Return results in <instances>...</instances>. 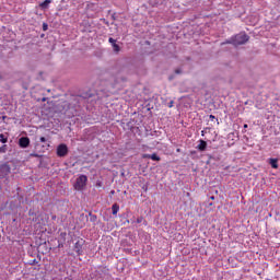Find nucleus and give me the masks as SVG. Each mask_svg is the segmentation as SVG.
I'll return each mask as SVG.
<instances>
[{
  "label": "nucleus",
  "mask_w": 280,
  "mask_h": 280,
  "mask_svg": "<svg viewBox=\"0 0 280 280\" xmlns=\"http://www.w3.org/2000/svg\"><path fill=\"white\" fill-rule=\"evenodd\" d=\"M90 222H97V214L89 212Z\"/></svg>",
  "instance_id": "nucleus-19"
},
{
  "label": "nucleus",
  "mask_w": 280,
  "mask_h": 280,
  "mask_svg": "<svg viewBox=\"0 0 280 280\" xmlns=\"http://www.w3.org/2000/svg\"><path fill=\"white\" fill-rule=\"evenodd\" d=\"M39 141H40V143H47V138L40 137V138H39Z\"/></svg>",
  "instance_id": "nucleus-31"
},
{
  "label": "nucleus",
  "mask_w": 280,
  "mask_h": 280,
  "mask_svg": "<svg viewBox=\"0 0 280 280\" xmlns=\"http://www.w3.org/2000/svg\"><path fill=\"white\" fill-rule=\"evenodd\" d=\"M175 73L177 75H180V73H183V69H180V68L175 69Z\"/></svg>",
  "instance_id": "nucleus-28"
},
{
  "label": "nucleus",
  "mask_w": 280,
  "mask_h": 280,
  "mask_svg": "<svg viewBox=\"0 0 280 280\" xmlns=\"http://www.w3.org/2000/svg\"><path fill=\"white\" fill-rule=\"evenodd\" d=\"M207 147H208L207 141L200 139L199 140V144L196 147V150H198V152H206L207 151Z\"/></svg>",
  "instance_id": "nucleus-13"
},
{
  "label": "nucleus",
  "mask_w": 280,
  "mask_h": 280,
  "mask_svg": "<svg viewBox=\"0 0 280 280\" xmlns=\"http://www.w3.org/2000/svg\"><path fill=\"white\" fill-rule=\"evenodd\" d=\"M11 224L13 226H19V215H12V222Z\"/></svg>",
  "instance_id": "nucleus-20"
},
{
  "label": "nucleus",
  "mask_w": 280,
  "mask_h": 280,
  "mask_svg": "<svg viewBox=\"0 0 280 280\" xmlns=\"http://www.w3.org/2000/svg\"><path fill=\"white\" fill-rule=\"evenodd\" d=\"M205 135H207V131H206V130H202V131H201V137H205Z\"/></svg>",
  "instance_id": "nucleus-35"
},
{
  "label": "nucleus",
  "mask_w": 280,
  "mask_h": 280,
  "mask_svg": "<svg viewBox=\"0 0 280 280\" xmlns=\"http://www.w3.org/2000/svg\"><path fill=\"white\" fill-rule=\"evenodd\" d=\"M126 126H127L128 130L133 131L135 130V120L128 121Z\"/></svg>",
  "instance_id": "nucleus-21"
},
{
  "label": "nucleus",
  "mask_w": 280,
  "mask_h": 280,
  "mask_svg": "<svg viewBox=\"0 0 280 280\" xmlns=\"http://www.w3.org/2000/svg\"><path fill=\"white\" fill-rule=\"evenodd\" d=\"M250 40V36L246 32H241L226 39L223 45H233V47H240V45H246Z\"/></svg>",
  "instance_id": "nucleus-1"
},
{
  "label": "nucleus",
  "mask_w": 280,
  "mask_h": 280,
  "mask_svg": "<svg viewBox=\"0 0 280 280\" xmlns=\"http://www.w3.org/2000/svg\"><path fill=\"white\" fill-rule=\"evenodd\" d=\"M30 220L34 222L35 224H40V211L30 209L28 210Z\"/></svg>",
  "instance_id": "nucleus-8"
},
{
  "label": "nucleus",
  "mask_w": 280,
  "mask_h": 280,
  "mask_svg": "<svg viewBox=\"0 0 280 280\" xmlns=\"http://www.w3.org/2000/svg\"><path fill=\"white\" fill-rule=\"evenodd\" d=\"M23 89H24V91H27V85L26 84H23Z\"/></svg>",
  "instance_id": "nucleus-38"
},
{
  "label": "nucleus",
  "mask_w": 280,
  "mask_h": 280,
  "mask_svg": "<svg viewBox=\"0 0 280 280\" xmlns=\"http://www.w3.org/2000/svg\"><path fill=\"white\" fill-rule=\"evenodd\" d=\"M84 244H86V241L84 238H78V241L74 243L73 250L77 253L78 256L83 255L84 250L82 249Z\"/></svg>",
  "instance_id": "nucleus-7"
},
{
  "label": "nucleus",
  "mask_w": 280,
  "mask_h": 280,
  "mask_svg": "<svg viewBox=\"0 0 280 280\" xmlns=\"http://www.w3.org/2000/svg\"><path fill=\"white\" fill-rule=\"evenodd\" d=\"M8 152V144H3L0 147V154H5Z\"/></svg>",
  "instance_id": "nucleus-22"
},
{
  "label": "nucleus",
  "mask_w": 280,
  "mask_h": 280,
  "mask_svg": "<svg viewBox=\"0 0 280 280\" xmlns=\"http://www.w3.org/2000/svg\"><path fill=\"white\" fill-rule=\"evenodd\" d=\"M12 172V166L9 162H3L0 164V178H8Z\"/></svg>",
  "instance_id": "nucleus-5"
},
{
  "label": "nucleus",
  "mask_w": 280,
  "mask_h": 280,
  "mask_svg": "<svg viewBox=\"0 0 280 280\" xmlns=\"http://www.w3.org/2000/svg\"><path fill=\"white\" fill-rule=\"evenodd\" d=\"M112 213L113 215H117V213H119V203H114L112 206Z\"/></svg>",
  "instance_id": "nucleus-18"
},
{
  "label": "nucleus",
  "mask_w": 280,
  "mask_h": 280,
  "mask_svg": "<svg viewBox=\"0 0 280 280\" xmlns=\"http://www.w3.org/2000/svg\"><path fill=\"white\" fill-rule=\"evenodd\" d=\"M0 119H2L3 121H5V119H10V118H8V116H1Z\"/></svg>",
  "instance_id": "nucleus-34"
},
{
  "label": "nucleus",
  "mask_w": 280,
  "mask_h": 280,
  "mask_svg": "<svg viewBox=\"0 0 280 280\" xmlns=\"http://www.w3.org/2000/svg\"><path fill=\"white\" fill-rule=\"evenodd\" d=\"M45 100H46V98L44 97L42 101L45 102Z\"/></svg>",
  "instance_id": "nucleus-45"
},
{
  "label": "nucleus",
  "mask_w": 280,
  "mask_h": 280,
  "mask_svg": "<svg viewBox=\"0 0 280 280\" xmlns=\"http://www.w3.org/2000/svg\"><path fill=\"white\" fill-rule=\"evenodd\" d=\"M142 189H144V191H148V187H145V186H144V187H142Z\"/></svg>",
  "instance_id": "nucleus-43"
},
{
  "label": "nucleus",
  "mask_w": 280,
  "mask_h": 280,
  "mask_svg": "<svg viewBox=\"0 0 280 280\" xmlns=\"http://www.w3.org/2000/svg\"><path fill=\"white\" fill-rule=\"evenodd\" d=\"M168 80H174V77L173 75L168 77Z\"/></svg>",
  "instance_id": "nucleus-42"
},
{
  "label": "nucleus",
  "mask_w": 280,
  "mask_h": 280,
  "mask_svg": "<svg viewBox=\"0 0 280 280\" xmlns=\"http://www.w3.org/2000/svg\"><path fill=\"white\" fill-rule=\"evenodd\" d=\"M91 97H93V93H91V91L78 94L74 97V106H83V104H86V100H91Z\"/></svg>",
  "instance_id": "nucleus-3"
},
{
  "label": "nucleus",
  "mask_w": 280,
  "mask_h": 280,
  "mask_svg": "<svg viewBox=\"0 0 280 280\" xmlns=\"http://www.w3.org/2000/svg\"><path fill=\"white\" fill-rule=\"evenodd\" d=\"M5 215H19V209H21V199H9L4 203Z\"/></svg>",
  "instance_id": "nucleus-2"
},
{
  "label": "nucleus",
  "mask_w": 280,
  "mask_h": 280,
  "mask_svg": "<svg viewBox=\"0 0 280 280\" xmlns=\"http://www.w3.org/2000/svg\"><path fill=\"white\" fill-rule=\"evenodd\" d=\"M167 106L168 108H174V101L168 102Z\"/></svg>",
  "instance_id": "nucleus-32"
},
{
  "label": "nucleus",
  "mask_w": 280,
  "mask_h": 280,
  "mask_svg": "<svg viewBox=\"0 0 280 280\" xmlns=\"http://www.w3.org/2000/svg\"><path fill=\"white\" fill-rule=\"evenodd\" d=\"M36 264H38V260L36 259H32L28 261V266H36Z\"/></svg>",
  "instance_id": "nucleus-27"
},
{
  "label": "nucleus",
  "mask_w": 280,
  "mask_h": 280,
  "mask_svg": "<svg viewBox=\"0 0 280 280\" xmlns=\"http://www.w3.org/2000/svg\"><path fill=\"white\" fill-rule=\"evenodd\" d=\"M209 119H210V121H215L217 120V124L220 125V121H218V118H215V116L209 115Z\"/></svg>",
  "instance_id": "nucleus-25"
},
{
  "label": "nucleus",
  "mask_w": 280,
  "mask_h": 280,
  "mask_svg": "<svg viewBox=\"0 0 280 280\" xmlns=\"http://www.w3.org/2000/svg\"><path fill=\"white\" fill-rule=\"evenodd\" d=\"M206 156H208V159L210 161H220V155H218L217 153H212V154H206Z\"/></svg>",
  "instance_id": "nucleus-16"
},
{
  "label": "nucleus",
  "mask_w": 280,
  "mask_h": 280,
  "mask_svg": "<svg viewBox=\"0 0 280 280\" xmlns=\"http://www.w3.org/2000/svg\"><path fill=\"white\" fill-rule=\"evenodd\" d=\"M152 154L149 153H144L142 154V159H151Z\"/></svg>",
  "instance_id": "nucleus-29"
},
{
  "label": "nucleus",
  "mask_w": 280,
  "mask_h": 280,
  "mask_svg": "<svg viewBox=\"0 0 280 280\" xmlns=\"http://www.w3.org/2000/svg\"><path fill=\"white\" fill-rule=\"evenodd\" d=\"M143 224L144 226H148V221L145 220V218H143V215H140L137 218V220H135V217L131 219V224Z\"/></svg>",
  "instance_id": "nucleus-12"
},
{
  "label": "nucleus",
  "mask_w": 280,
  "mask_h": 280,
  "mask_svg": "<svg viewBox=\"0 0 280 280\" xmlns=\"http://www.w3.org/2000/svg\"><path fill=\"white\" fill-rule=\"evenodd\" d=\"M120 176H121V178H126V170L122 168L120 171Z\"/></svg>",
  "instance_id": "nucleus-30"
},
{
  "label": "nucleus",
  "mask_w": 280,
  "mask_h": 280,
  "mask_svg": "<svg viewBox=\"0 0 280 280\" xmlns=\"http://www.w3.org/2000/svg\"><path fill=\"white\" fill-rule=\"evenodd\" d=\"M65 242H67V232H61L59 234L57 248H65Z\"/></svg>",
  "instance_id": "nucleus-11"
},
{
  "label": "nucleus",
  "mask_w": 280,
  "mask_h": 280,
  "mask_svg": "<svg viewBox=\"0 0 280 280\" xmlns=\"http://www.w3.org/2000/svg\"><path fill=\"white\" fill-rule=\"evenodd\" d=\"M43 32H47V30H49V24H47V23H43Z\"/></svg>",
  "instance_id": "nucleus-26"
},
{
  "label": "nucleus",
  "mask_w": 280,
  "mask_h": 280,
  "mask_svg": "<svg viewBox=\"0 0 280 280\" xmlns=\"http://www.w3.org/2000/svg\"><path fill=\"white\" fill-rule=\"evenodd\" d=\"M269 165H271L272 170H279V159H269Z\"/></svg>",
  "instance_id": "nucleus-15"
},
{
  "label": "nucleus",
  "mask_w": 280,
  "mask_h": 280,
  "mask_svg": "<svg viewBox=\"0 0 280 280\" xmlns=\"http://www.w3.org/2000/svg\"><path fill=\"white\" fill-rule=\"evenodd\" d=\"M0 143H2V144L8 143V132L0 133Z\"/></svg>",
  "instance_id": "nucleus-17"
},
{
  "label": "nucleus",
  "mask_w": 280,
  "mask_h": 280,
  "mask_svg": "<svg viewBox=\"0 0 280 280\" xmlns=\"http://www.w3.org/2000/svg\"><path fill=\"white\" fill-rule=\"evenodd\" d=\"M210 200H215V197H214V196H211V197H210Z\"/></svg>",
  "instance_id": "nucleus-41"
},
{
  "label": "nucleus",
  "mask_w": 280,
  "mask_h": 280,
  "mask_svg": "<svg viewBox=\"0 0 280 280\" xmlns=\"http://www.w3.org/2000/svg\"><path fill=\"white\" fill-rule=\"evenodd\" d=\"M57 156H59L60 159H65V156H67V154H69V147H67L66 143H60L57 147V151H56Z\"/></svg>",
  "instance_id": "nucleus-6"
},
{
  "label": "nucleus",
  "mask_w": 280,
  "mask_h": 280,
  "mask_svg": "<svg viewBox=\"0 0 280 280\" xmlns=\"http://www.w3.org/2000/svg\"><path fill=\"white\" fill-rule=\"evenodd\" d=\"M54 0H45L39 3V10H49V4L52 3Z\"/></svg>",
  "instance_id": "nucleus-14"
},
{
  "label": "nucleus",
  "mask_w": 280,
  "mask_h": 280,
  "mask_svg": "<svg viewBox=\"0 0 280 280\" xmlns=\"http://www.w3.org/2000/svg\"><path fill=\"white\" fill-rule=\"evenodd\" d=\"M57 219V217H56V214H51V220H56Z\"/></svg>",
  "instance_id": "nucleus-37"
},
{
  "label": "nucleus",
  "mask_w": 280,
  "mask_h": 280,
  "mask_svg": "<svg viewBox=\"0 0 280 280\" xmlns=\"http://www.w3.org/2000/svg\"><path fill=\"white\" fill-rule=\"evenodd\" d=\"M96 187H102V182H97Z\"/></svg>",
  "instance_id": "nucleus-36"
},
{
  "label": "nucleus",
  "mask_w": 280,
  "mask_h": 280,
  "mask_svg": "<svg viewBox=\"0 0 280 280\" xmlns=\"http://www.w3.org/2000/svg\"><path fill=\"white\" fill-rule=\"evenodd\" d=\"M30 156H32L33 159H40L42 155L36 152H33L30 154Z\"/></svg>",
  "instance_id": "nucleus-24"
},
{
  "label": "nucleus",
  "mask_w": 280,
  "mask_h": 280,
  "mask_svg": "<svg viewBox=\"0 0 280 280\" xmlns=\"http://www.w3.org/2000/svg\"><path fill=\"white\" fill-rule=\"evenodd\" d=\"M243 128H245V129L248 128V125L245 124V125L243 126Z\"/></svg>",
  "instance_id": "nucleus-44"
},
{
  "label": "nucleus",
  "mask_w": 280,
  "mask_h": 280,
  "mask_svg": "<svg viewBox=\"0 0 280 280\" xmlns=\"http://www.w3.org/2000/svg\"><path fill=\"white\" fill-rule=\"evenodd\" d=\"M206 163H207V165H209L211 163V160L208 158Z\"/></svg>",
  "instance_id": "nucleus-40"
},
{
  "label": "nucleus",
  "mask_w": 280,
  "mask_h": 280,
  "mask_svg": "<svg viewBox=\"0 0 280 280\" xmlns=\"http://www.w3.org/2000/svg\"><path fill=\"white\" fill-rule=\"evenodd\" d=\"M31 143H32V141L30 140V137H27V136H22L21 138H19V141H18V145L22 150H25Z\"/></svg>",
  "instance_id": "nucleus-9"
},
{
  "label": "nucleus",
  "mask_w": 280,
  "mask_h": 280,
  "mask_svg": "<svg viewBox=\"0 0 280 280\" xmlns=\"http://www.w3.org/2000/svg\"><path fill=\"white\" fill-rule=\"evenodd\" d=\"M151 161L159 162V161H161V156H159V154H156V153H153V154H151Z\"/></svg>",
  "instance_id": "nucleus-23"
},
{
  "label": "nucleus",
  "mask_w": 280,
  "mask_h": 280,
  "mask_svg": "<svg viewBox=\"0 0 280 280\" xmlns=\"http://www.w3.org/2000/svg\"><path fill=\"white\" fill-rule=\"evenodd\" d=\"M113 196H115V190L109 191V198H113Z\"/></svg>",
  "instance_id": "nucleus-33"
},
{
  "label": "nucleus",
  "mask_w": 280,
  "mask_h": 280,
  "mask_svg": "<svg viewBox=\"0 0 280 280\" xmlns=\"http://www.w3.org/2000/svg\"><path fill=\"white\" fill-rule=\"evenodd\" d=\"M124 224H130V220L127 219Z\"/></svg>",
  "instance_id": "nucleus-39"
},
{
  "label": "nucleus",
  "mask_w": 280,
  "mask_h": 280,
  "mask_svg": "<svg viewBox=\"0 0 280 280\" xmlns=\"http://www.w3.org/2000/svg\"><path fill=\"white\" fill-rule=\"evenodd\" d=\"M108 43L112 44L114 54H119V51H121V46L117 44V39L109 37Z\"/></svg>",
  "instance_id": "nucleus-10"
},
{
  "label": "nucleus",
  "mask_w": 280,
  "mask_h": 280,
  "mask_svg": "<svg viewBox=\"0 0 280 280\" xmlns=\"http://www.w3.org/2000/svg\"><path fill=\"white\" fill-rule=\"evenodd\" d=\"M86 183H89V177L84 174H81L77 179L75 183L73 184V188L77 191H82L84 187H86Z\"/></svg>",
  "instance_id": "nucleus-4"
}]
</instances>
